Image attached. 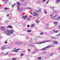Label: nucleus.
I'll return each instance as SVG.
<instances>
[{
  "label": "nucleus",
  "mask_w": 60,
  "mask_h": 60,
  "mask_svg": "<svg viewBox=\"0 0 60 60\" xmlns=\"http://www.w3.org/2000/svg\"><path fill=\"white\" fill-rule=\"evenodd\" d=\"M5 22H6H6H8V21H6Z\"/></svg>",
  "instance_id": "obj_53"
},
{
  "label": "nucleus",
  "mask_w": 60,
  "mask_h": 60,
  "mask_svg": "<svg viewBox=\"0 0 60 60\" xmlns=\"http://www.w3.org/2000/svg\"><path fill=\"white\" fill-rule=\"evenodd\" d=\"M54 24L55 25H56V24H57V22H53Z\"/></svg>",
  "instance_id": "obj_19"
},
{
  "label": "nucleus",
  "mask_w": 60,
  "mask_h": 60,
  "mask_svg": "<svg viewBox=\"0 0 60 60\" xmlns=\"http://www.w3.org/2000/svg\"><path fill=\"white\" fill-rule=\"evenodd\" d=\"M34 24L32 25L31 26V27H34Z\"/></svg>",
  "instance_id": "obj_23"
},
{
  "label": "nucleus",
  "mask_w": 60,
  "mask_h": 60,
  "mask_svg": "<svg viewBox=\"0 0 60 60\" xmlns=\"http://www.w3.org/2000/svg\"><path fill=\"white\" fill-rule=\"evenodd\" d=\"M1 37H2V36H0V38H1Z\"/></svg>",
  "instance_id": "obj_62"
},
{
  "label": "nucleus",
  "mask_w": 60,
  "mask_h": 60,
  "mask_svg": "<svg viewBox=\"0 0 60 60\" xmlns=\"http://www.w3.org/2000/svg\"><path fill=\"white\" fill-rule=\"evenodd\" d=\"M43 53H46V51H45L44 52H43Z\"/></svg>",
  "instance_id": "obj_50"
},
{
  "label": "nucleus",
  "mask_w": 60,
  "mask_h": 60,
  "mask_svg": "<svg viewBox=\"0 0 60 60\" xmlns=\"http://www.w3.org/2000/svg\"><path fill=\"white\" fill-rule=\"evenodd\" d=\"M50 41H51L50 40H48V41H43L42 42H41L40 43H38V44H41V43H44L45 42H49Z\"/></svg>",
  "instance_id": "obj_4"
},
{
  "label": "nucleus",
  "mask_w": 60,
  "mask_h": 60,
  "mask_svg": "<svg viewBox=\"0 0 60 60\" xmlns=\"http://www.w3.org/2000/svg\"><path fill=\"white\" fill-rule=\"evenodd\" d=\"M51 39H54V38H51Z\"/></svg>",
  "instance_id": "obj_59"
},
{
  "label": "nucleus",
  "mask_w": 60,
  "mask_h": 60,
  "mask_svg": "<svg viewBox=\"0 0 60 60\" xmlns=\"http://www.w3.org/2000/svg\"><path fill=\"white\" fill-rule=\"evenodd\" d=\"M60 0H57L56 1V2L57 3H58L59 2H60Z\"/></svg>",
  "instance_id": "obj_17"
},
{
  "label": "nucleus",
  "mask_w": 60,
  "mask_h": 60,
  "mask_svg": "<svg viewBox=\"0 0 60 60\" xmlns=\"http://www.w3.org/2000/svg\"><path fill=\"white\" fill-rule=\"evenodd\" d=\"M36 22L37 23H39V21H38L37 19L36 20Z\"/></svg>",
  "instance_id": "obj_16"
},
{
  "label": "nucleus",
  "mask_w": 60,
  "mask_h": 60,
  "mask_svg": "<svg viewBox=\"0 0 60 60\" xmlns=\"http://www.w3.org/2000/svg\"><path fill=\"white\" fill-rule=\"evenodd\" d=\"M5 10H8V8H5Z\"/></svg>",
  "instance_id": "obj_33"
},
{
  "label": "nucleus",
  "mask_w": 60,
  "mask_h": 60,
  "mask_svg": "<svg viewBox=\"0 0 60 60\" xmlns=\"http://www.w3.org/2000/svg\"><path fill=\"white\" fill-rule=\"evenodd\" d=\"M22 17H23V19H26V16H25V15H22Z\"/></svg>",
  "instance_id": "obj_12"
},
{
  "label": "nucleus",
  "mask_w": 60,
  "mask_h": 60,
  "mask_svg": "<svg viewBox=\"0 0 60 60\" xmlns=\"http://www.w3.org/2000/svg\"><path fill=\"white\" fill-rule=\"evenodd\" d=\"M15 50V49L14 50H13V52H17L18 51V50Z\"/></svg>",
  "instance_id": "obj_20"
},
{
  "label": "nucleus",
  "mask_w": 60,
  "mask_h": 60,
  "mask_svg": "<svg viewBox=\"0 0 60 60\" xmlns=\"http://www.w3.org/2000/svg\"><path fill=\"white\" fill-rule=\"evenodd\" d=\"M15 50H19V49H15Z\"/></svg>",
  "instance_id": "obj_46"
},
{
  "label": "nucleus",
  "mask_w": 60,
  "mask_h": 60,
  "mask_svg": "<svg viewBox=\"0 0 60 60\" xmlns=\"http://www.w3.org/2000/svg\"><path fill=\"white\" fill-rule=\"evenodd\" d=\"M1 30H3L4 31L5 29V28L4 26H2L1 27Z\"/></svg>",
  "instance_id": "obj_9"
},
{
  "label": "nucleus",
  "mask_w": 60,
  "mask_h": 60,
  "mask_svg": "<svg viewBox=\"0 0 60 60\" xmlns=\"http://www.w3.org/2000/svg\"><path fill=\"white\" fill-rule=\"evenodd\" d=\"M54 20H60V16L58 17L57 19H55Z\"/></svg>",
  "instance_id": "obj_8"
},
{
  "label": "nucleus",
  "mask_w": 60,
  "mask_h": 60,
  "mask_svg": "<svg viewBox=\"0 0 60 60\" xmlns=\"http://www.w3.org/2000/svg\"><path fill=\"white\" fill-rule=\"evenodd\" d=\"M11 19V17H9V19Z\"/></svg>",
  "instance_id": "obj_37"
},
{
  "label": "nucleus",
  "mask_w": 60,
  "mask_h": 60,
  "mask_svg": "<svg viewBox=\"0 0 60 60\" xmlns=\"http://www.w3.org/2000/svg\"><path fill=\"white\" fill-rule=\"evenodd\" d=\"M53 42L55 44H58V42H57L56 41H53Z\"/></svg>",
  "instance_id": "obj_10"
},
{
  "label": "nucleus",
  "mask_w": 60,
  "mask_h": 60,
  "mask_svg": "<svg viewBox=\"0 0 60 60\" xmlns=\"http://www.w3.org/2000/svg\"><path fill=\"white\" fill-rule=\"evenodd\" d=\"M25 16V17L26 18H26H28V17L27 16Z\"/></svg>",
  "instance_id": "obj_48"
},
{
  "label": "nucleus",
  "mask_w": 60,
  "mask_h": 60,
  "mask_svg": "<svg viewBox=\"0 0 60 60\" xmlns=\"http://www.w3.org/2000/svg\"><path fill=\"white\" fill-rule=\"evenodd\" d=\"M26 39H28V38H27L26 37Z\"/></svg>",
  "instance_id": "obj_54"
},
{
  "label": "nucleus",
  "mask_w": 60,
  "mask_h": 60,
  "mask_svg": "<svg viewBox=\"0 0 60 60\" xmlns=\"http://www.w3.org/2000/svg\"><path fill=\"white\" fill-rule=\"evenodd\" d=\"M5 3H8V0H5Z\"/></svg>",
  "instance_id": "obj_22"
},
{
  "label": "nucleus",
  "mask_w": 60,
  "mask_h": 60,
  "mask_svg": "<svg viewBox=\"0 0 60 60\" xmlns=\"http://www.w3.org/2000/svg\"><path fill=\"white\" fill-rule=\"evenodd\" d=\"M35 50H36V51H38L39 50V49H35Z\"/></svg>",
  "instance_id": "obj_31"
},
{
  "label": "nucleus",
  "mask_w": 60,
  "mask_h": 60,
  "mask_svg": "<svg viewBox=\"0 0 60 60\" xmlns=\"http://www.w3.org/2000/svg\"><path fill=\"white\" fill-rule=\"evenodd\" d=\"M9 57H10V56H11V54H10L9 55Z\"/></svg>",
  "instance_id": "obj_34"
},
{
  "label": "nucleus",
  "mask_w": 60,
  "mask_h": 60,
  "mask_svg": "<svg viewBox=\"0 0 60 60\" xmlns=\"http://www.w3.org/2000/svg\"><path fill=\"white\" fill-rule=\"evenodd\" d=\"M16 5V4H14L12 5V7H14V6Z\"/></svg>",
  "instance_id": "obj_25"
},
{
  "label": "nucleus",
  "mask_w": 60,
  "mask_h": 60,
  "mask_svg": "<svg viewBox=\"0 0 60 60\" xmlns=\"http://www.w3.org/2000/svg\"><path fill=\"white\" fill-rule=\"evenodd\" d=\"M49 24H46V26H49Z\"/></svg>",
  "instance_id": "obj_49"
},
{
  "label": "nucleus",
  "mask_w": 60,
  "mask_h": 60,
  "mask_svg": "<svg viewBox=\"0 0 60 60\" xmlns=\"http://www.w3.org/2000/svg\"><path fill=\"white\" fill-rule=\"evenodd\" d=\"M54 46H52V47H54ZM52 47V45H48L45 47L43 48V49H41V50L42 51H45V50H46V49L47 48H50V47Z\"/></svg>",
  "instance_id": "obj_2"
},
{
  "label": "nucleus",
  "mask_w": 60,
  "mask_h": 60,
  "mask_svg": "<svg viewBox=\"0 0 60 60\" xmlns=\"http://www.w3.org/2000/svg\"><path fill=\"white\" fill-rule=\"evenodd\" d=\"M56 16H57V15H54L53 16V18H55V17H56Z\"/></svg>",
  "instance_id": "obj_30"
},
{
  "label": "nucleus",
  "mask_w": 60,
  "mask_h": 60,
  "mask_svg": "<svg viewBox=\"0 0 60 60\" xmlns=\"http://www.w3.org/2000/svg\"><path fill=\"white\" fill-rule=\"evenodd\" d=\"M24 56V54L23 53H22L21 54L20 56Z\"/></svg>",
  "instance_id": "obj_27"
},
{
  "label": "nucleus",
  "mask_w": 60,
  "mask_h": 60,
  "mask_svg": "<svg viewBox=\"0 0 60 60\" xmlns=\"http://www.w3.org/2000/svg\"><path fill=\"white\" fill-rule=\"evenodd\" d=\"M17 4H18L17 5H19H19H21L19 3V2H17Z\"/></svg>",
  "instance_id": "obj_15"
},
{
  "label": "nucleus",
  "mask_w": 60,
  "mask_h": 60,
  "mask_svg": "<svg viewBox=\"0 0 60 60\" xmlns=\"http://www.w3.org/2000/svg\"><path fill=\"white\" fill-rule=\"evenodd\" d=\"M53 54L54 53L52 52V53H50L49 54V55L50 56H52L53 55Z\"/></svg>",
  "instance_id": "obj_11"
},
{
  "label": "nucleus",
  "mask_w": 60,
  "mask_h": 60,
  "mask_svg": "<svg viewBox=\"0 0 60 60\" xmlns=\"http://www.w3.org/2000/svg\"><path fill=\"white\" fill-rule=\"evenodd\" d=\"M41 57H39L38 58V60H39L40 59H41Z\"/></svg>",
  "instance_id": "obj_28"
},
{
  "label": "nucleus",
  "mask_w": 60,
  "mask_h": 60,
  "mask_svg": "<svg viewBox=\"0 0 60 60\" xmlns=\"http://www.w3.org/2000/svg\"><path fill=\"white\" fill-rule=\"evenodd\" d=\"M27 8V9H31V8Z\"/></svg>",
  "instance_id": "obj_40"
},
{
  "label": "nucleus",
  "mask_w": 60,
  "mask_h": 60,
  "mask_svg": "<svg viewBox=\"0 0 60 60\" xmlns=\"http://www.w3.org/2000/svg\"><path fill=\"white\" fill-rule=\"evenodd\" d=\"M43 32H42L40 33L41 35H42V34H43Z\"/></svg>",
  "instance_id": "obj_38"
},
{
  "label": "nucleus",
  "mask_w": 60,
  "mask_h": 60,
  "mask_svg": "<svg viewBox=\"0 0 60 60\" xmlns=\"http://www.w3.org/2000/svg\"><path fill=\"white\" fill-rule=\"evenodd\" d=\"M12 60H17L16 59H15V58H13L12 59Z\"/></svg>",
  "instance_id": "obj_29"
},
{
  "label": "nucleus",
  "mask_w": 60,
  "mask_h": 60,
  "mask_svg": "<svg viewBox=\"0 0 60 60\" xmlns=\"http://www.w3.org/2000/svg\"><path fill=\"white\" fill-rule=\"evenodd\" d=\"M27 50L28 51H30V49H27Z\"/></svg>",
  "instance_id": "obj_39"
},
{
  "label": "nucleus",
  "mask_w": 60,
  "mask_h": 60,
  "mask_svg": "<svg viewBox=\"0 0 60 60\" xmlns=\"http://www.w3.org/2000/svg\"><path fill=\"white\" fill-rule=\"evenodd\" d=\"M7 43V41H6V42H5V44H6V43Z\"/></svg>",
  "instance_id": "obj_43"
},
{
  "label": "nucleus",
  "mask_w": 60,
  "mask_h": 60,
  "mask_svg": "<svg viewBox=\"0 0 60 60\" xmlns=\"http://www.w3.org/2000/svg\"><path fill=\"white\" fill-rule=\"evenodd\" d=\"M30 42H31L32 41V40H30V41H29Z\"/></svg>",
  "instance_id": "obj_60"
},
{
  "label": "nucleus",
  "mask_w": 60,
  "mask_h": 60,
  "mask_svg": "<svg viewBox=\"0 0 60 60\" xmlns=\"http://www.w3.org/2000/svg\"><path fill=\"white\" fill-rule=\"evenodd\" d=\"M9 16V14H8L7 15V16Z\"/></svg>",
  "instance_id": "obj_56"
},
{
  "label": "nucleus",
  "mask_w": 60,
  "mask_h": 60,
  "mask_svg": "<svg viewBox=\"0 0 60 60\" xmlns=\"http://www.w3.org/2000/svg\"><path fill=\"white\" fill-rule=\"evenodd\" d=\"M7 27L9 28H12V29L13 28L12 26L11 25H8V26H7Z\"/></svg>",
  "instance_id": "obj_5"
},
{
  "label": "nucleus",
  "mask_w": 60,
  "mask_h": 60,
  "mask_svg": "<svg viewBox=\"0 0 60 60\" xmlns=\"http://www.w3.org/2000/svg\"><path fill=\"white\" fill-rule=\"evenodd\" d=\"M53 38H54L53 39H57V38H56V37H54Z\"/></svg>",
  "instance_id": "obj_47"
},
{
  "label": "nucleus",
  "mask_w": 60,
  "mask_h": 60,
  "mask_svg": "<svg viewBox=\"0 0 60 60\" xmlns=\"http://www.w3.org/2000/svg\"><path fill=\"white\" fill-rule=\"evenodd\" d=\"M28 20H30V19H28Z\"/></svg>",
  "instance_id": "obj_58"
},
{
  "label": "nucleus",
  "mask_w": 60,
  "mask_h": 60,
  "mask_svg": "<svg viewBox=\"0 0 60 60\" xmlns=\"http://www.w3.org/2000/svg\"><path fill=\"white\" fill-rule=\"evenodd\" d=\"M59 49H60V47H59Z\"/></svg>",
  "instance_id": "obj_64"
},
{
  "label": "nucleus",
  "mask_w": 60,
  "mask_h": 60,
  "mask_svg": "<svg viewBox=\"0 0 60 60\" xmlns=\"http://www.w3.org/2000/svg\"><path fill=\"white\" fill-rule=\"evenodd\" d=\"M4 52H3L1 53L0 55L1 56H4Z\"/></svg>",
  "instance_id": "obj_14"
},
{
  "label": "nucleus",
  "mask_w": 60,
  "mask_h": 60,
  "mask_svg": "<svg viewBox=\"0 0 60 60\" xmlns=\"http://www.w3.org/2000/svg\"><path fill=\"white\" fill-rule=\"evenodd\" d=\"M59 35H60V34H58V35H57L56 36H58Z\"/></svg>",
  "instance_id": "obj_55"
},
{
  "label": "nucleus",
  "mask_w": 60,
  "mask_h": 60,
  "mask_svg": "<svg viewBox=\"0 0 60 60\" xmlns=\"http://www.w3.org/2000/svg\"><path fill=\"white\" fill-rule=\"evenodd\" d=\"M47 11H44V13H47Z\"/></svg>",
  "instance_id": "obj_41"
},
{
  "label": "nucleus",
  "mask_w": 60,
  "mask_h": 60,
  "mask_svg": "<svg viewBox=\"0 0 60 60\" xmlns=\"http://www.w3.org/2000/svg\"><path fill=\"white\" fill-rule=\"evenodd\" d=\"M14 31L13 30H11V31L7 30H6V32L8 33L7 35H10L11 34H12L13 33Z\"/></svg>",
  "instance_id": "obj_1"
},
{
  "label": "nucleus",
  "mask_w": 60,
  "mask_h": 60,
  "mask_svg": "<svg viewBox=\"0 0 60 60\" xmlns=\"http://www.w3.org/2000/svg\"><path fill=\"white\" fill-rule=\"evenodd\" d=\"M9 54V52H6V53H4V55H7Z\"/></svg>",
  "instance_id": "obj_21"
},
{
  "label": "nucleus",
  "mask_w": 60,
  "mask_h": 60,
  "mask_svg": "<svg viewBox=\"0 0 60 60\" xmlns=\"http://www.w3.org/2000/svg\"><path fill=\"white\" fill-rule=\"evenodd\" d=\"M38 14H36V12H33V16H38Z\"/></svg>",
  "instance_id": "obj_6"
},
{
  "label": "nucleus",
  "mask_w": 60,
  "mask_h": 60,
  "mask_svg": "<svg viewBox=\"0 0 60 60\" xmlns=\"http://www.w3.org/2000/svg\"><path fill=\"white\" fill-rule=\"evenodd\" d=\"M36 52V51H34V52H33V53H35Z\"/></svg>",
  "instance_id": "obj_51"
},
{
  "label": "nucleus",
  "mask_w": 60,
  "mask_h": 60,
  "mask_svg": "<svg viewBox=\"0 0 60 60\" xmlns=\"http://www.w3.org/2000/svg\"><path fill=\"white\" fill-rule=\"evenodd\" d=\"M55 7H51V9H53V8H54Z\"/></svg>",
  "instance_id": "obj_35"
},
{
  "label": "nucleus",
  "mask_w": 60,
  "mask_h": 60,
  "mask_svg": "<svg viewBox=\"0 0 60 60\" xmlns=\"http://www.w3.org/2000/svg\"><path fill=\"white\" fill-rule=\"evenodd\" d=\"M47 29H49V28L48 27H47Z\"/></svg>",
  "instance_id": "obj_57"
},
{
  "label": "nucleus",
  "mask_w": 60,
  "mask_h": 60,
  "mask_svg": "<svg viewBox=\"0 0 60 60\" xmlns=\"http://www.w3.org/2000/svg\"><path fill=\"white\" fill-rule=\"evenodd\" d=\"M31 32V30H27V32H29V33H30V32Z\"/></svg>",
  "instance_id": "obj_18"
},
{
  "label": "nucleus",
  "mask_w": 60,
  "mask_h": 60,
  "mask_svg": "<svg viewBox=\"0 0 60 60\" xmlns=\"http://www.w3.org/2000/svg\"><path fill=\"white\" fill-rule=\"evenodd\" d=\"M58 32H59L58 31H57V30H56V31H55V33H57Z\"/></svg>",
  "instance_id": "obj_32"
},
{
  "label": "nucleus",
  "mask_w": 60,
  "mask_h": 60,
  "mask_svg": "<svg viewBox=\"0 0 60 60\" xmlns=\"http://www.w3.org/2000/svg\"><path fill=\"white\" fill-rule=\"evenodd\" d=\"M49 0H48V1L46 2V4H48V3H49Z\"/></svg>",
  "instance_id": "obj_42"
},
{
  "label": "nucleus",
  "mask_w": 60,
  "mask_h": 60,
  "mask_svg": "<svg viewBox=\"0 0 60 60\" xmlns=\"http://www.w3.org/2000/svg\"><path fill=\"white\" fill-rule=\"evenodd\" d=\"M29 25H27V27H29Z\"/></svg>",
  "instance_id": "obj_45"
},
{
  "label": "nucleus",
  "mask_w": 60,
  "mask_h": 60,
  "mask_svg": "<svg viewBox=\"0 0 60 60\" xmlns=\"http://www.w3.org/2000/svg\"><path fill=\"white\" fill-rule=\"evenodd\" d=\"M6 46H3L2 48V49H5V48H6Z\"/></svg>",
  "instance_id": "obj_24"
},
{
  "label": "nucleus",
  "mask_w": 60,
  "mask_h": 60,
  "mask_svg": "<svg viewBox=\"0 0 60 60\" xmlns=\"http://www.w3.org/2000/svg\"><path fill=\"white\" fill-rule=\"evenodd\" d=\"M30 35H33V34H30Z\"/></svg>",
  "instance_id": "obj_52"
},
{
  "label": "nucleus",
  "mask_w": 60,
  "mask_h": 60,
  "mask_svg": "<svg viewBox=\"0 0 60 60\" xmlns=\"http://www.w3.org/2000/svg\"><path fill=\"white\" fill-rule=\"evenodd\" d=\"M22 1H24V0H22Z\"/></svg>",
  "instance_id": "obj_61"
},
{
  "label": "nucleus",
  "mask_w": 60,
  "mask_h": 60,
  "mask_svg": "<svg viewBox=\"0 0 60 60\" xmlns=\"http://www.w3.org/2000/svg\"><path fill=\"white\" fill-rule=\"evenodd\" d=\"M17 10L18 11H20V12H21L22 11V9H20V8H19V5H17Z\"/></svg>",
  "instance_id": "obj_3"
},
{
  "label": "nucleus",
  "mask_w": 60,
  "mask_h": 60,
  "mask_svg": "<svg viewBox=\"0 0 60 60\" xmlns=\"http://www.w3.org/2000/svg\"><path fill=\"white\" fill-rule=\"evenodd\" d=\"M39 12H41V9H40L38 10Z\"/></svg>",
  "instance_id": "obj_26"
},
{
  "label": "nucleus",
  "mask_w": 60,
  "mask_h": 60,
  "mask_svg": "<svg viewBox=\"0 0 60 60\" xmlns=\"http://www.w3.org/2000/svg\"><path fill=\"white\" fill-rule=\"evenodd\" d=\"M50 17L51 19H54V17L52 15H50Z\"/></svg>",
  "instance_id": "obj_13"
},
{
  "label": "nucleus",
  "mask_w": 60,
  "mask_h": 60,
  "mask_svg": "<svg viewBox=\"0 0 60 60\" xmlns=\"http://www.w3.org/2000/svg\"><path fill=\"white\" fill-rule=\"evenodd\" d=\"M23 43L22 42H18L16 43V44H17L18 45L19 44H22Z\"/></svg>",
  "instance_id": "obj_7"
},
{
  "label": "nucleus",
  "mask_w": 60,
  "mask_h": 60,
  "mask_svg": "<svg viewBox=\"0 0 60 60\" xmlns=\"http://www.w3.org/2000/svg\"><path fill=\"white\" fill-rule=\"evenodd\" d=\"M53 31H55V30H53Z\"/></svg>",
  "instance_id": "obj_63"
},
{
  "label": "nucleus",
  "mask_w": 60,
  "mask_h": 60,
  "mask_svg": "<svg viewBox=\"0 0 60 60\" xmlns=\"http://www.w3.org/2000/svg\"><path fill=\"white\" fill-rule=\"evenodd\" d=\"M45 1H46V0H43L42 1V2H45Z\"/></svg>",
  "instance_id": "obj_44"
},
{
  "label": "nucleus",
  "mask_w": 60,
  "mask_h": 60,
  "mask_svg": "<svg viewBox=\"0 0 60 60\" xmlns=\"http://www.w3.org/2000/svg\"><path fill=\"white\" fill-rule=\"evenodd\" d=\"M36 12H38H38H39V11H38V10H36Z\"/></svg>",
  "instance_id": "obj_36"
}]
</instances>
